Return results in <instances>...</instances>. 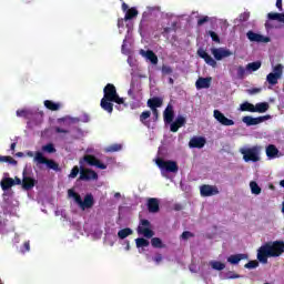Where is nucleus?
<instances>
[{
  "instance_id": "obj_23",
  "label": "nucleus",
  "mask_w": 284,
  "mask_h": 284,
  "mask_svg": "<svg viewBox=\"0 0 284 284\" xmlns=\"http://www.w3.org/2000/svg\"><path fill=\"white\" fill-rule=\"evenodd\" d=\"M93 205H94V196L92 194H87L80 207L81 210H90V207H93Z\"/></svg>"
},
{
  "instance_id": "obj_13",
  "label": "nucleus",
  "mask_w": 284,
  "mask_h": 284,
  "mask_svg": "<svg viewBox=\"0 0 284 284\" xmlns=\"http://www.w3.org/2000/svg\"><path fill=\"white\" fill-rule=\"evenodd\" d=\"M213 116L219 121V123H221V125H226V126L234 125V120L227 119V116H225V114H223V112L219 110H214Z\"/></svg>"
},
{
  "instance_id": "obj_32",
  "label": "nucleus",
  "mask_w": 284,
  "mask_h": 284,
  "mask_svg": "<svg viewBox=\"0 0 284 284\" xmlns=\"http://www.w3.org/2000/svg\"><path fill=\"white\" fill-rule=\"evenodd\" d=\"M68 195L71 197V199H74L75 203L79 204V207H81V204L83 203V199H81V195L77 192H74V190L70 189L68 191Z\"/></svg>"
},
{
  "instance_id": "obj_2",
  "label": "nucleus",
  "mask_w": 284,
  "mask_h": 284,
  "mask_svg": "<svg viewBox=\"0 0 284 284\" xmlns=\"http://www.w3.org/2000/svg\"><path fill=\"white\" fill-rule=\"evenodd\" d=\"M284 254V241L277 240L266 242L257 250V261L263 265H267V258H278Z\"/></svg>"
},
{
  "instance_id": "obj_28",
  "label": "nucleus",
  "mask_w": 284,
  "mask_h": 284,
  "mask_svg": "<svg viewBox=\"0 0 284 284\" xmlns=\"http://www.w3.org/2000/svg\"><path fill=\"white\" fill-rule=\"evenodd\" d=\"M150 116H152L151 111H143L140 114V122L142 125H145V128H150V121H148V119H150Z\"/></svg>"
},
{
  "instance_id": "obj_56",
  "label": "nucleus",
  "mask_w": 284,
  "mask_h": 284,
  "mask_svg": "<svg viewBox=\"0 0 284 284\" xmlns=\"http://www.w3.org/2000/svg\"><path fill=\"white\" fill-rule=\"evenodd\" d=\"M210 21V17L204 16L197 20V26H203L204 23H207Z\"/></svg>"
},
{
  "instance_id": "obj_62",
  "label": "nucleus",
  "mask_w": 284,
  "mask_h": 284,
  "mask_svg": "<svg viewBox=\"0 0 284 284\" xmlns=\"http://www.w3.org/2000/svg\"><path fill=\"white\" fill-rule=\"evenodd\" d=\"M67 121H68V116H65V118H59V119H58L59 125H63V123H65Z\"/></svg>"
},
{
  "instance_id": "obj_37",
  "label": "nucleus",
  "mask_w": 284,
  "mask_h": 284,
  "mask_svg": "<svg viewBox=\"0 0 284 284\" xmlns=\"http://www.w3.org/2000/svg\"><path fill=\"white\" fill-rule=\"evenodd\" d=\"M131 234H133L132 229L126 227V229H122L118 232V236L119 239L123 240V239H128V236H131Z\"/></svg>"
},
{
  "instance_id": "obj_54",
  "label": "nucleus",
  "mask_w": 284,
  "mask_h": 284,
  "mask_svg": "<svg viewBox=\"0 0 284 284\" xmlns=\"http://www.w3.org/2000/svg\"><path fill=\"white\" fill-rule=\"evenodd\" d=\"M54 131L57 134H70V130L60 126H54Z\"/></svg>"
},
{
  "instance_id": "obj_35",
  "label": "nucleus",
  "mask_w": 284,
  "mask_h": 284,
  "mask_svg": "<svg viewBox=\"0 0 284 284\" xmlns=\"http://www.w3.org/2000/svg\"><path fill=\"white\" fill-rule=\"evenodd\" d=\"M278 79H281L280 75L272 72L266 75V81L270 85H276L278 83Z\"/></svg>"
},
{
  "instance_id": "obj_45",
  "label": "nucleus",
  "mask_w": 284,
  "mask_h": 284,
  "mask_svg": "<svg viewBox=\"0 0 284 284\" xmlns=\"http://www.w3.org/2000/svg\"><path fill=\"white\" fill-rule=\"evenodd\" d=\"M225 278L226 280L243 278V275H240V274L235 273L234 271H229L225 274Z\"/></svg>"
},
{
  "instance_id": "obj_50",
  "label": "nucleus",
  "mask_w": 284,
  "mask_h": 284,
  "mask_svg": "<svg viewBox=\"0 0 284 284\" xmlns=\"http://www.w3.org/2000/svg\"><path fill=\"white\" fill-rule=\"evenodd\" d=\"M80 169L79 166H73L71 173L69 174V179H77L79 176Z\"/></svg>"
},
{
  "instance_id": "obj_22",
  "label": "nucleus",
  "mask_w": 284,
  "mask_h": 284,
  "mask_svg": "<svg viewBox=\"0 0 284 284\" xmlns=\"http://www.w3.org/2000/svg\"><path fill=\"white\" fill-rule=\"evenodd\" d=\"M248 258V255L245 253H240L235 255H231L227 257V262L231 263V265H239L241 261H245Z\"/></svg>"
},
{
  "instance_id": "obj_58",
  "label": "nucleus",
  "mask_w": 284,
  "mask_h": 284,
  "mask_svg": "<svg viewBox=\"0 0 284 284\" xmlns=\"http://www.w3.org/2000/svg\"><path fill=\"white\" fill-rule=\"evenodd\" d=\"M153 121H159V109H152Z\"/></svg>"
},
{
  "instance_id": "obj_9",
  "label": "nucleus",
  "mask_w": 284,
  "mask_h": 284,
  "mask_svg": "<svg viewBox=\"0 0 284 284\" xmlns=\"http://www.w3.org/2000/svg\"><path fill=\"white\" fill-rule=\"evenodd\" d=\"M211 53L213 54L215 61H223V59L232 57V51L225 48H212Z\"/></svg>"
},
{
  "instance_id": "obj_1",
  "label": "nucleus",
  "mask_w": 284,
  "mask_h": 284,
  "mask_svg": "<svg viewBox=\"0 0 284 284\" xmlns=\"http://www.w3.org/2000/svg\"><path fill=\"white\" fill-rule=\"evenodd\" d=\"M103 98L100 101V106L104 112L112 114L114 112V103H116L115 109L121 110V106L124 105L125 108V99L119 97L116 92V87L112 83H108L103 89Z\"/></svg>"
},
{
  "instance_id": "obj_49",
  "label": "nucleus",
  "mask_w": 284,
  "mask_h": 284,
  "mask_svg": "<svg viewBox=\"0 0 284 284\" xmlns=\"http://www.w3.org/2000/svg\"><path fill=\"white\" fill-rule=\"evenodd\" d=\"M244 267L246 270H255V267H258V262L257 261H250L247 262Z\"/></svg>"
},
{
  "instance_id": "obj_10",
  "label": "nucleus",
  "mask_w": 284,
  "mask_h": 284,
  "mask_svg": "<svg viewBox=\"0 0 284 284\" xmlns=\"http://www.w3.org/2000/svg\"><path fill=\"white\" fill-rule=\"evenodd\" d=\"M246 37L248 41H252L253 43H270V37H265L254 31H247Z\"/></svg>"
},
{
  "instance_id": "obj_15",
  "label": "nucleus",
  "mask_w": 284,
  "mask_h": 284,
  "mask_svg": "<svg viewBox=\"0 0 284 284\" xmlns=\"http://www.w3.org/2000/svg\"><path fill=\"white\" fill-rule=\"evenodd\" d=\"M38 181L34 180L31 176L26 175V171L23 172V178H22V189L29 192V190H32L34 185H37Z\"/></svg>"
},
{
  "instance_id": "obj_60",
  "label": "nucleus",
  "mask_w": 284,
  "mask_h": 284,
  "mask_svg": "<svg viewBox=\"0 0 284 284\" xmlns=\"http://www.w3.org/2000/svg\"><path fill=\"white\" fill-rule=\"evenodd\" d=\"M276 8L280 12H283V0H276Z\"/></svg>"
},
{
  "instance_id": "obj_24",
  "label": "nucleus",
  "mask_w": 284,
  "mask_h": 284,
  "mask_svg": "<svg viewBox=\"0 0 284 284\" xmlns=\"http://www.w3.org/2000/svg\"><path fill=\"white\" fill-rule=\"evenodd\" d=\"M146 105L151 110H156V108H161V105H163V99L159 97L151 98L148 100Z\"/></svg>"
},
{
  "instance_id": "obj_59",
  "label": "nucleus",
  "mask_w": 284,
  "mask_h": 284,
  "mask_svg": "<svg viewBox=\"0 0 284 284\" xmlns=\"http://www.w3.org/2000/svg\"><path fill=\"white\" fill-rule=\"evenodd\" d=\"M172 28H170V27H165L164 29H163V31H162V36L163 37H165L166 34H170V32H172Z\"/></svg>"
},
{
  "instance_id": "obj_25",
  "label": "nucleus",
  "mask_w": 284,
  "mask_h": 284,
  "mask_svg": "<svg viewBox=\"0 0 284 284\" xmlns=\"http://www.w3.org/2000/svg\"><path fill=\"white\" fill-rule=\"evenodd\" d=\"M1 189L3 190V192H6L7 190H10V187H12L14 185V179L12 178H3L0 182Z\"/></svg>"
},
{
  "instance_id": "obj_40",
  "label": "nucleus",
  "mask_w": 284,
  "mask_h": 284,
  "mask_svg": "<svg viewBox=\"0 0 284 284\" xmlns=\"http://www.w3.org/2000/svg\"><path fill=\"white\" fill-rule=\"evenodd\" d=\"M250 187H251L252 194H256V195L261 194V186H258V183H256V181H251Z\"/></svg>"
},
{
  "instance_id": "obj_19",
  "label": "nucleus",
  "mask_w": 284,
  "mask_h": 284,
  "mask_svg": "<svg viewBox=\"0 0 284 284\" xmlns=\"http://www.w3.org/2000/svg\"><path fill=\"white\" fill-rule=\"evenodd\" d=\"M164 123H172L174 121V106L172 104H168L166 109L163 112Z\"/></svg>"
},
{
  "instance_id": "obj_26",
  "label": "nucleus",
  "mask_w": 284,
  "mask_h": 284,
  "mask_svg": "<svg viewBox=\"0 0 284 284\" xmlns=\"http://www.w3.org/2000/svg\"><path fill=\"white\" fill-rule=\"evenodd\" d=\"M44 108H47V110H51V112H57L58 110H61V103H55L52 100H45Z\"/></svg>"
},
{
  "instance_id": "obj_47",
  "label": "nucleus",
  "mask_w": 284,
  "mask_h": 284,
  "mask_svg": "<svg viewBox=\"0 0 284 284\" xmlns=\"http://www.w3.org/2000/svg\"><path fill=\"white\" fill-rule=\"evenodd\" d=\"M17 116H21L23 119H29L30 116V111L22 109L17 111Z\"/></svg>"
},
{
  "instance_id": "obj_53",
  "label": "nucleus",
  "mask_w": 284,
  "mask_h": 284,
  "mask_svg": "<svg viewBox=\"0 0 284 284\" xmlns=\"http://www.w3.org/2000/svg\"><path fill=\"white\" fill-rule=\"evenodd\" d=\"M194 237V234L190 231H184L181 235V239H183V241H187V239H192Z\"/></svg>"
},
{
  "instance_id": "obj_34",
  "label": "nucleus",
  "mask_w": 284,
  "mask_h": 284,
  "mask_svg": "<svg viewBox=\"0 0 284 284\" xmlns=\"http://www.w3.org/2000/svg\"><path fill=\"white\" fill-rule=\"evenodd\" d=\"M241 112H255V105L250 102H243L240 105Z\"/></svg>"
},
{
  "instance_id": "obj_52",
  "label": "nucleus",
  "mask_w": 284,
  "mask_h": 284,
  "mask_svg": "<svg viewBox=\"0 0 284 284\" xmlns=\"http://www.w3.org/2000/svg\"><path fill=\"white\" fill-rule=\"evenodd\" d=\"M152 261L155 262V265H161V263L163 262V254L155 253V256L152 258Z\"/></svg>"
},
{
  "instance_id": "obj_48",
  "label": "nucleus",
  "mask_w": 284,
  "mask_h": 284,
  "mask_svg": "<svg viewBox=\"0 0 284 284\" xmlns=\"http://www.w3.org/2000/svg\"><path fill=\"white\" fill-rule=\"evenodd\" d=\"M207 34H210L212 41H214V43H221V38L219 37V34L214 31H209Z\"/></svg>"
},
{
  "instance_id": "obj_27",
  "label": "nucleus",
  "mask_w": 284,
  "mask_h": 284,
  "mask_svg": "<svg viewBox=\"0 0 284 284\" xmlns=\"http://www.w3.org/2000/svg\"><path fill=\"white\" fill-rule=\"evenodd\" d=\"M266 156L268 159H276V156H278V149L276 148V145L270 144L266 148Z\"/></svg>"
},
{
  "instance_id": "obj_64",
  "label": "nucleus",
  "mask_w": 284,
  "mask_h": 284,
  "mask_svg": "<svg viewBox=\"0 0 284 284\" xmlns=\"http://www.w3.org/2000/svg\"><path fill=\"white\" fill-rule=\"evenodd\" d=\"M122 10H123V12H128L130 10L128 7V3H125V2L122 3Z\"/></svg>"
},
{
  "instance_id": "obj_31",
  "label": "nucleus",
  "mask_w": 284,
  "mask_h": 284,
  "mask_svg": "<svg viewBox=\"0 0 284 284\" xmlns=\"http://www.w3.org/2000/svg\"><path fill=\"white\" fill-rule=\"evenodd\" d=\"M267 17L271 21H278L280 23H284V13L270 12Z\"/></svg>"
},
{
  "instance_id": "obj_57",
  "label": "nucleus",
  "mask_w": 284,
  "mask_h": 284,
  "mask_svg": "<svg viewBox=\"0 0 284 284\" xmlns=\"http://www.w3.org/2000/svg\"><path fill=\"white\" fill-rule=\"evenodd\" d=\"M261 88H252V89H248L247 90V92L250 93V94H258V93H261Z\"/></svg>"
},
{
  "instance_id": "obj_61",
  "label": "nucleus",
  "mask_w": 284,
  "mask_h": 284,
  "mask_svg": "<svg viewBox=\"0 0 284 284\" xmlns=\"http://www.w3.org/2000/svg\"><path fill=\"white\" fill-rule=\"evenodd\" d=\"M30 250V242H24L22 246V252H28Z\"/></svg>"
},
{
  "instance_id": "obj_41",
  "label": "nucleus",
  "mask_w": 284,
  "mask_h": 284,
  "mask_svg": "<svg viewBox=\"0 0 284 284\" xmlns=\"http://www.w3.org/2000/svg\"><path fill=\"white\" fill-rule=\"evenodd\" d=\"M42 152H47L48 154H54V152H57V149L54 148L53 143H48L42 146Z\"/></svg>"
},
{
  "instance_id": "obj_39",
  "label": "nucleus",
  "mask_w": 284,
  "mask_h": 284,
  "mask_svg": "<svg viewBox=\"0 0 284 284\" xmlns=\"http://www.w3.org/2000/svg\"><path fill=\"white\" fill-rule=\"evenodd\" d=\"M0 163H9L10 165H17V160L10 155H0Z\"/></svg>"
},
{
  "instance_id": "obj_6",
  "label": "nucleus",
  "mask_w": 284,
  "mask_h": 284,
  "mask_svg": "<svg viewBox=\"0 0 284 284\" xmlns=\"http://www.w3.org/2000/svg\"><path fill=\"white\" fill-rule=\"evenodd\" d=\"M83 162L87 165L98 168V170H108V165L101 162V160L97 159V156L92 154L84 155L83 159L80 160V164L83 165Z\"/></svg>"
},
{
  "instance_id": "obj_51",
  "label": "nucleus",
  "mask_w": 284,
  "mask_h": 284,
  "mask_svg": "<svg viewBox=\"0 0 284 284\" xmlns=\"http://www.w3.org/2000/svg\"><path fill=\"white\" fill-rule=\"evenodd\" d=\"M172 72H174V70L172 69V67L163 64L162 65V74H172Z\"/></svg>"
},
{
  "instance_id": "obj_42",
  "label": "nucleus",
  "mask_w": 284,
  "mask_h": 284,
  "mask_svg": "<svg viewBox=\"0 0 284 284\" xmlns=\"http://www.w3.org/2000/svg\"><path fill=\"white\" fill-rule=\"evenodd\" d=\"M135 245H136V247H148L150 245V241H148L143 237H138L135 240Z\"/></svg>"
},
{
  "instance_id": "obj_8",
  "label": "nucleus",
  "mask_w": 284,
  "mask_h": 284,
  "mask_svg": "<svg viewBox=\"0 0 284 284\" xmlns=\"http://www.w3.org/2000/svg\"><path fill=\"white\" fill-rule=\"evenodd\" d=\"M270 119H272V115H262V116H257V118L246 115V116L242 118V121L246 125L252 126V125H258L261 123H264V121H270Z\"/></svg>"
},
{
  "instance_id": "obj_44",
  "label": "nucleus",
  "mask_w": 284,
  "mask_h": 284,
  "mask_svg": "<svg viewBox=\"0 0 284 284\" xmlns=\"http://www.w3.org/2000/svg\"><path fill=\"white\" fill-rule=\"evenodd\" d=\"M237 79H245V72H247V68L245 69L243 65L236 68Z\"/></svg>"
},
{
  "instance_id": "obj_3",
  "label": "nucleus",
  "mask_w": 284,
  "mask_h": 284,
  "mask_svg": "<svg viewBox=\"0 0 284 284\" xmlns=\"http://www.w3.org/2000/svg\"><path fill=\"white\" fill-rule=\"evenodd\" d=\"M261 150H263V146L253 145L252 148L240 149V153H242L245 163H258L261 161Z\"/></svg>"
},
{
  "instance_id": "obj_16",
  "label": "nucleus",
  "mask_w": 284,
  "mask_h": 284,
  "mask_svg": "<svg viewBox=\"0 0 284 284\" xmlns=\"http://www.w3.org/2000/svg\"><path fill=\"white\" fill-rule=\"evenodd\" d=\"M187 123V120L183 115H179L174 122H171L170 130L172 132H179L180 128H183Z\"/></svg>"
},
{
  "instance_id": "obj_18",
  "label": "nucleus",
  "mask_w": 284,
  "mask_h": 284,
  "mask_svg": "<svg viewBox=\"0 0 284 284\" xmlns=\"http://www.w3.org/2000/svg\"><path fill=\"white\" fill-rule=\"evenodd\" d=\"M206 140L203 136H194L190 140L189 146L190 148H197L201 150V148H205Z\"/></svg>"
},
{
  "instance_id": "obj_38",
  "label": "nucleus",
  "mask_w": 284,
  "mask_h": 284,
  "mask_svg": "<svg viewBox=\"0 0 284 284\" xmlns=\"http://www.w3.org/2000/svg\"><path fill=\"white\" fill-rule=\"evenodd\" d=\"M151 245L152 247H155L158 250H163V247H165V245L163 244V241L160 237L151 239Z\"/></svg>"
},
{
  "instance_id": "obj_5",
  "label": "nucleus",
  "mask_w": 284,
  "mask_h": 284,
  "mask_svg": "<svg viewBox=\"0 0 284 284\" xmlns=\"http://www.w3.org/2000/svg\"><path fill=\"white\" fill-rule=\"evenodd\" d=\"M34 161H36V163H39V165H47V168H49V170H54V172H59V170H61L59 168V163H57L54 160L45 159V156H43V153H41L39 151L36 152Z\"/></svg>"
},
{
  "instance_id": "obj_11",
  "label": "nucleus",
  "mask_w": 284,
  "mask_h": 284,
  "mask_svg": "<svg viewBox=\"0 0 284 284\" xmlns=\"http://www.w3.org/2000/svg\"><path fill=\"white\" fill-rule=\"evenodd\" d=\"M79 179L80 181H97V179H99V174H97L92 169L81 168Z\"/></svg>"
},
{
  "instance_id": "obj_7",
  "label": "nucleus",
  "mask_w": 284,
  "mask_h": 284,
  "mask_svg": "<svg viewBox=\"0 0 284 284\" xmlns=\"http://www.w3.org/2000/svg\"><path fill=\"white\" fill-rule=\"evenodd\" d=\"M138 234H143L145 239H152L154 236V231H152V223L148 220H141L138 227Z\"/></svg>"
},
{
  "instance_id": "obj_21",
  "label": "nucleus",
  "mask_w": 284,
  "mask_h": 284,
  "mask_svg": "<svg viewBox=\"0 0 284 284\" xmlns=\"http://www.w3.org/2000/svg\"><path fill=\"white\" fill-rule=\"evenodd\" d=\"M141 54H142V57H145L148 59V61H150L152 63V65H156L159 63V57L156 55V53H154V51L141 50Z\"/></svg>"
},
{
  "instance_id": "obj_14",
  "label": "nucleus",
  "mask_w": 284,
  "mask_h": 284,
  "mask_svg": "<svg viewBox=\"0 0 284 284\" xmlns=\"http://www.w3.org/2000/svg\"><path fill=\"white\" fill-rule=\"evenodd\" d=\"M197 55L201 59H204L205 63L207 65H211V68H216V60H214V58H212V55H210L205 50L199 49L197 50Z\"/></svg>"
},
{
  "instance_id": "obj_55",
  "label": "nucleus",
  "mask_w": 284,
  "mask_h": 284,
  "mask_svg": "<svg viewBox=\"0 0 284 284\" xmlns=\"http://www.w3.org/2000/svg\"><path fill=\"white\" fill-rule=\"evenodd\" d=\"M250 19V12H243L240 14V21L243 23Z\"/></svg>"
},
{
  "instance_id": "obj_20",
  "label": "nucleus",
  "mask_w": 284,
  "mask_h": 284,
  "mask_svg": "<svg viewBox=\"0 0 284 284\" xmlns=\"http://www.w3.org/2000/svg\"><path fill=\"white\" fill-rule=\"evenodd\" d=\"M212 85V78H199L195 82L197 90H205Z\"/></svg>"
},
{
  "instance_id": "obj_12",
  "label": "nucleus",
  "mask_w": 284,
  "mask_h": 284,
  "mask_svg": "<svg viewBox=\"0 0 284 284\" xmlns=\"http://www.w3.org/2000/svg\"><path fill=\"white\" fill-rule=\"evenodd\" d=\"M201 196H216L219 194V187L210 184H203L200 187Z\"/></svg>"
},
{
  "instance_id": "obj_63",
  "label": "nucleus",
  "mask_w": 284,
  "mask_h": 284,
  "mask_svg": "<svg viewBox=\"0 0 284 284\" xmlns=\"http://www.w3.org/2000/svg\"><path fill=\"white\" fill-rule=\"evenodd\" d=\"M14 185H23V181H21V179H19L18 176L14 178Z\"/></svg>"
},
{
  "instance_id": "obj_30",
  "label": "nucleus",
  "mask_w": 284,
  "mask_h": 284,
  "mask_svg": "<svg viewBox=\"0 0 284 284\" xmlns=\"http://www.w3.org/2000/svg\"><path fill=\"white\" fill-rule=\"evenodd\" d=\"M135 17H139V10L134 7L130 8L124 16V21H132Z\"/></svg>"
},
{
  "instance_id": "obj_29",
  "label": "nucleus",
  "mask_w": 284,
  "mask_h": 284,
  "mask_svg": "<svg viewBox=\"0 0 284 284\" xmlns=\"http://www.w3.org/2000/svg\"><path fill=\"white\" fill-rule=\"evenodd\" d=\"M267 110H270V103L267 102H258L255 104V112H258V114H264Z\"/></svg>"
},
{
  "instance_id": "obj_4",
  "label": "nucleus",
  "mask_w": 284,
  "mask_h": 284,
  "mask_svg": "<svg viewBox=\"0 0 284 284\" xmlns=\"http://www.w3.org/2000/svg\"><path fill=\"white\" fill-rule=\"evenodd\" d=\"M155 163L162 172H169L171 174H176V172H179V164L176 163V161H172V160L165 161L161 158H158L155 160Z\"/></svg>"
},
{
  "instance_id": "obj_36",
  "label": "nucleus",
  "mask_w": 284,
  "mask_h": 284,
  "mask_svg": "<svg viewBox=\"0 0 284 284\" xmlns=\"http://www.w3.org/2000/svg\"><path fill=\"white\" fill-rule=\"evenodd\" d=\"M210 265L212 270H216L217 272H223V270L225 268V263L219 261H211Z\"/></svg>"
},
{
  "instance_id": "obj_17",
  "label": "nucleus",
  "mask_w": 284,
  "mask_h": 284,
  "mask_svg": "<svg viewBox=\"0 0 284 284\" xmlns=\"http://www.w3.org/2000/svg\"><path fill=\"white\" fill-rule=\"evenodd\" d=\"M148 211L151 214H156L161 209L159 206V199L156 197H150L146 203Z\"/></svg>"
},
{
  "instance_id": "obj_46",
  "label": "nucleus",
  "mask_w": 284,
  "mask_h": 284,
  "mask_svg": "<svg viewBox=\"0 0 284 284\" xmlns=\"http://www.w3.org/2000/svg\"><path fill=\"white\" fill-rule=\"evenodd\" d=\"M273 74L277 75V77H283V64H276L273 68Z\"/></svg>"
},
{
  "instance_id": "obj_33",
  "label": "nucleus",
  "mask_w": 284,
  "mask_h": 284,
  "mask_svg": "<svg viewBox=\"0 0 284 284\" xmlns=\"http://www.w3.org/2000/svg\"><path fill=\"white\" fill-rule=\"evenodd\" d=\"M261 61L251 62L246 65V72H256L261 70Z\"/></svg>"
},
{
  "instance_id": "obj_43",
  "label": "nucleus",
  "mask_w": 284,
  "mask_h": 284,
  "mask_svg": "<svg viewBox=\"0 0 284 284\" xmlns=\"http://www.w3.org/2000/svg\"><path fill=\"white\" fill-rule=\"evenodd\" d=\"M123 146L121 144H111L105 149V152H120Z\"/></svg>"
}]
</instances>
